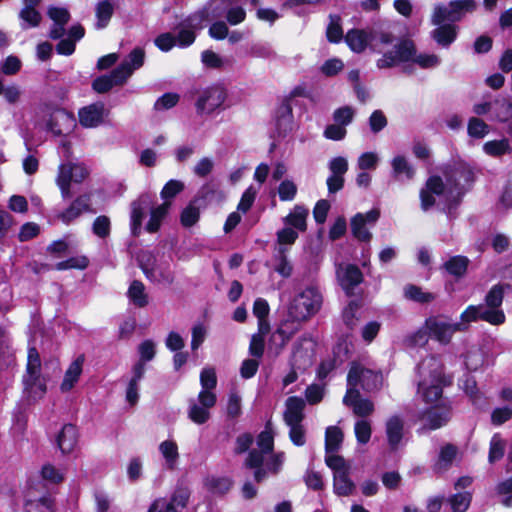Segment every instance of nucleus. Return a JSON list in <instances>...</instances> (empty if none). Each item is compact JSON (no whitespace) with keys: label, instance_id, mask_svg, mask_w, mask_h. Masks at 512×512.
<instances>
[{"label":"nucleus","instance_id":"37","mask_svg":"<svg viewBox=\"0 0 512 512\" xmlns=\"http://www.w3.org/2000/svg\"><path fill=\"white\" fill-rule=\"evenodd\" d=\"M25 512H54V501L49 495L40 498H28Z\"/></svg>","mask_w":512,"mask_h":512},{"label":"nucleus","instance_id":"50","mask_svg":"<svg viewBox=\"0 0 512 512\" xmlns=\"http://www.w3.org/2000/svg\"><path fill=\"white\" fill-rule=\"evenodd\" d=\"M404 294L407 299L419 303H428L434 299V296L431 293L424 292L420 287L414 285L405 287Z\"/></svg>","mask_w":512,"mask_h":512},{"label":"nucleus","instance_id":"42","mask_svg":"<svg viewBox=\"0 0 512 512\" xmlns=\"http://www.w3.org/2000/svg\"><path fill=\"white\" fill-rule=\"evenodd\" d=\"M483 151L492 157H500L511 151L509 141L507 139L488 141L483 145Z\"/></svg>","mask_w":512,"mask_h":512},{"label":"nucleus","instance_id":"11","mask_svg":"<svg viewBox=\"0 0 512 512\" xmlns=\"http://www.w3.org/2000/svg\"><path fill=\"white\" fill-rule=\"evenodd\" d=\"M207 20H209V12L208 8H204L180 22L174 35L177 46H190L195 41L196 31L202 29Z\"/></svg>","mask_w":512,"mask_h":512},{"label":"nucleus","instance_id":"36","mask_svg":"<svg viewBox=\"0 0 512 512\" xmlns=\"http://www.w3.org/2000/svg\"><path fill=\"white\" fill-rule=\"evenodd\" d=\"M170 206H171L170 201H164L161 205H159L151 210L150 219L146 225L147 231L153 233L159 229V227L161 225V221L167 215V213L170 209Z\"/></svg>","mask_w":512,"mask_h":512},{"label":"nucleus","instance_id":"24","mask_svg":"<svg viewBox=\"0 0 512 512\" xmlns=\"http://www.w3.org/2000/svg\"><path fill=\"white\" fill-rule=\"evenodd\" d=\"M125 76L122 74V69H114L107 75L97 77L92 82V88L99 94L107 93L114 86H122L125 84Z\"/></svg>","mask_w":512,"mask_h":512},{"label":"nucleus","instance_id":"18","mask_svg":"<svg viewBox=\"0 0 512 512\" xmlns=\"http://www.w3.org/2000/svg\"><path fill=\"white\" fill-rule=\"evenodd\" d=\"M109 110L103 102H96L82 107L78 112L79 123L85 128H95L104 123Z\"/></svg>","mask_w":512,"mask_h":512},{"label":"nucleus","instance_id":"38","mask_svg":"<svg viewBox=\"0 0 512 512\" xmlns=\"http://www.w3.org/2000/svg\"><path fill=\"white\" fill-rule=\"evenodd\" d=\"M114 12L113 4L108 0H103L97 3L95 7V14L97 22L95 24L97 29L105 28Z\"/></svg>","mask_w":512,"mask_h":512},{"label":"nucleus","instance_id":"8","mask_svg":"<svg viewBox=\"0 0 512 512\" xmlns=\"http://www.w3.org/2000/svg\"><path fill=\"white\" fill-rule=\"evenodd\" d=\"M322 305L321 293L313 287L298 294L289 307V315L295 321H304L316 314Z\"/></svg>","mask_w":512,"mask_h":512},{"label":"nucleus","instance_id":"46","mask_svg":"<svg viewBox=\"0 0 512 512\" xmlns=\"http://www.w3.org/2000/svg\"><path fill=\"white\" fill-rule=\"evenodd\" d=\"M300 358H301L300 352L295 351L293 354V359H292L293 369L283 378V385L285 387L292 384L293 382H295L297 380L298 375H297L295 368H297V369H300L301 367L305 368L306 366H309L311 364V359L309 356H307L303 360L302 365L299 363Z\"/></svg>","mask_w":512,"mask_h":512},{"label":"nucleus","instance_id":"9","mask_svg":"<svg viewBox=\"0 0 512 512\" xmlns=\"http://www.w3.org/2000/svg\"><path fill=\"white\" fill-rule=\"evenodd\" d=\"M477 7L475 0H454L445 4H437L431 15L433 25H440L446 21H460L466 13L473 12Z\"/></svg>","mask_w":512,"mask_h":512},{"label":"nucleus","instance_id":"2","mask_svg":"<svg viewBox=\"0 0 512 512\" xmlns=\"http://www.w3.org/2000/svg\"><path fill=\"white\" fill-rule=\"evenodd\" d=\"M446 187L438 176L430 177L425 188L420 191L421 208L427 211L435 204V196L445 193L447 199V213L452 215V209L456 206L464 193L466 186L474 180L473 169L466 163H457L445 171Z\"/></svg>","mask_w":512,"mask_h":512},{"label":"nucleus","instance_id":"6","mask_svg":"<svg viewBox=\"0 0 512 512\" xmlns=\"http://www.w3.org/2000/svg\"><path fill=\"white\" fill-rule=\"evenodd\" d=\"M503 297V287L501 285H494L485 297V304L468 306L461 314V319L466 322L483 320L492 325L504 323L505 314L501 309Z\"/></svg>","mask_w":512,"mask_h":512},{"label":"nucleus","instance_id":"20","mask_svg":"<svg viewBox=\"0 0 512 512\" xmlns=\"http://www.w3.org/2000/svg\"><path fill=\"white\" fill-rule=\"evenodd\" d=\"M343 403L351 407L354 414L360 417H367L374 412L373 402L361 398L359 389L347 388Z\"/></svg>","mask_w":512,"mask_h":512},{"label":"nucleus","instance_id":"41","mask_svg":"<svg viewBox=\"0 0 512 512\" xmlns=\"http://www.w3.org/2000/svg\"><path fill=\"white\" fill-rule=\"evenodd\" d=\"M456 453V447L451 444H447L444 447H442L439 453L438 460L435 463V470L438 472L447 470L451 466L456 456Z\"/></svg>","mask_w":512,"mask_h":512},{"label":"nucleus","instance_id":"16","mask_svg":"<svg viewBox=\"0 0 512 512\" xmlns=\"http://www.w3.org/2000/svg\"><path fill=\"white\" fill-rule=\"evenodd\" d=\"M227 98V91L222 85H212L202 89L195 102L199 114H211L220 108Z\"/></svg>","mask_w":512,"mask_h":512},{"label":"nucleus","instance_id":"47","mask_svg":"<svg viewBox=\"0 0 512 512\" xmlns=\"http://www.w3.org/2000/svg\"><path fill=\"white\" fill-rule=\"evenodd\" d=\"M329 19L330 22L327 27L326 35L330 42L337 43L343 37L341 18L337 15H330Z\"/></svg>","mask_w":512,"mask_h":512},{"label":"nucleus","instance_id":"59","mask_svg":"<svg viewBox=\"0 0 512 512\" xmlns=\"http://www.w3.org/2000/svg\"><path fill=\"white\" fill-rule=\"evenodd\" d=\"M297 193V186L291 180H284L278 187V195L281 201H292Z\"/></svg>","mask_w":512,"mask_h":512},{"label":"nucleus","instance_id":"7","mask_svg":"<svg viewBox=\"0 0 512 512\" xmlns=\"http://www.w3.org/2000/svg\"><path fill=\"white\" fill-rule=\"evenodd\" d=\"M24 392L32 401H37L46 393V381L41 375V360L36 348L28 350L26 374L23 376Z\"/></svg>","mask_w":512,"mask_h":512},{"label":"nucleus","instance_id":"13","mask_svg":"<svg viewBox=\"0 0 512 512\" xmlns=\"http://www.w3.org/2000/svg\"><path fill=\"white\" fill-rule=\"evenodd\" d=\"M138 260L143 273L151 282L164 285L173 282L174 275L168 263L157 262L150 252H142Z\"/></svg>","mask_w":512,"mask_h":512},{"label":"nucleus","instance_id":"62","mask_svg":"<svg viewBox=\"0 0 512 512\" xmlns=\"http://www.w3.org/2000/svg\"><path fill=\"white\" fill-rule=\"evenodd\" d=\"M325 462L327 466L334 471V474L349 471V467L347 466L344 458L334 453L327 454Z\"/></svg>","mask_w":512,"mask_h":512},{"label":"nucleus","instance_id":"49","mask_svg":"<svg viewBox=\"0 0 512 512\" xmlns=\"http://www.w3.org/2000/svg\"><path fill=\"white\" fill-rule=\"evenodd\" d=\"M467 265L468 259L466 257L455 256L445 263V268L450 274L461 276L466 272Z\"/></svg>","mask_w":512,"mask_h":512},{"label":"nucleus","instance_id":"3","mask_svg":"<svg viewBox=\"0 0 512 512\" xmlns=\"http://www.w3.org/2000/svg\"><path fill=\"white\" fill-rule=\"evenodd\" d=\"M257 448L252 449L245 460L246 467L254 469V478L257 482L263 481L268 474H277L284 462L283 453H273L274 436L266 425L256 440Z\"/></svg>","mask_w":512,"mask_h":512},{"label":"nucleus","instance_id":"55","mask_svg":"<svg viewBox=\"0 0 512 512\" xmlns=\"http://www.w3.org/2000/svg\"><path fill=\"white\" fill-rule=\"evenodd\" d=\"M184 188L185 185L182 181L175 179L169 180L161 190V197L164 201H169L182 192Z\"/></svg>","mask_w":512,"mask_h":512},{"label":"nucleus","instance_id":"14","mask_svg":"<svg viewBox=\"0 0 512 512\" xmlns=\"http://www.w3.org/2000/svg\"><path fill=\"white\" fill-rule=\"evenodd\" d=\"M450 322L443 317H430L426 320V327L429 336L441 344H448L457 331H464L468 328L470 322L463 321Z\"/></svg>","mask_w":512,"mask_h":512},{"label":"nucleus","instance_id":"52","mask_svg":"<svg viewBox=\"0 0 512 512\" xmlns=\"http://www.w3.org/2000/svg\"><path fill=\"white\" fill-rule=\"evenodd\" d=\"M355 116V110L351 106H344L338 108L333 113V120L335 124L343 125L346 128L352 123Z\"/></svg>","mask_w":512,"mask_h":512},{"label":"nucleus","instance_id":"44","mask_svg":"<svg viewBox=\"0 0 512 512\" xmlns=\"http://www.w3.org/2000/svg\"><path fill=\"white\" fill-rule=\"evenodd\" d=\"M65 472L63 469L58 468L50 463L43 465L41 469V476L43 480L50 484H59L64 480Z\"/></svg>","mask_w":512,"mask_h":512},{"label":"nucleus","instance_id":"28","mask_svg":"<svg viewBox=\"0 0 512 512\" xmlns=\"http://www.w3.org/2000/svg\"><path fill=\"white\" fill-rule=\"evenodd\" d=\"M145 60V52L142 48L133 49L127 58L115 69H122L125 81L131 77L133 72L143 66Z\"/></svg>","mask_w":512,"mask_h":512},{"label":"nucleus","instance_id":"61","mask_svg":"<svg viewBox=\"0 0 512 512\" xmlns=\"http://www.w3.org/2000/svg\"><path fill=\"white\" fill-rule=\"evenodd\" d=\"M214 169V161L210 157H202L193 167V173L201 178L208 176Z\"/></svg>","mask_w":512,"mask_h":512},{"label":"nucleus","instance_id":"60","mask_svg":"<svg viewBox=\"0 0 512 512\" xmlns=\"http://www.w3.org/2000/svg\"><path fill=\"white\" fill-rule=\"evenodd\" d=\"M504 449V441L498 435H494L490 442L489 462L493 463L501 459L504 454Z\"/></svg>","mask_w":512,"mask_h":512},{"label":"nucleus","instance_id":"22","mask_svg":"<svg viewBox=\"0 0 512 512\" xmlns=\"http://www.w3.org/2000/svg\"><path fill=\"white\" fill-rule=\"evenodd\" d=\"M56 443L63 455L73 453L78 443V431L72 424H65L56 437Z\"/></svg>","mask_w":512,"mask_h":512},{"label":"nucleus","instance_id":"56","mask_svg":"<svg viewBox=\"0 0 512 512\" xmlns=\"http://www.w3.org/2000/svg\"><path fill=\"white\" fill-rule=\"evenodd\" d=\"M110 230L111 222L107 216L101 215L94 220L92 225V231L99 238L108 237L110 235Z\"/></svg>","mask_w":512,"mask_h":512},{"label":"nucleus","instance_id":"4","mask_svg":"<svg viewBox=\"0 0 512 512\" xmlns=\"http://www.w3.org/2000/svg\"><path fill=\"white\" fill-rule=\"evenodd\" d=\"M407 62L414 63L422 69H430L440 64V58L436 54L417 53L413 41L404 39L394 45L392 51L384 53L376 65L379 69H385Z\"/></svg>","mask_w":512,"mask_h":512},{"label":"nucleus","instance_id":"1","mask_svg":"<svg viewBox=\"0 0 512 512\" xmlns=\"http://www.w3.org/2000/svg\"><path fill=\"white\" fill-rule=\"evenodd\" d=\"M417 394L431 407L419 416L424 422L422 430H435L445 425L450 418V408L442 401L446 379L443 366L438 358L430 356L418 365Z\"/></svg>","mask_w":512,"mask_h":512},{"label":"nucleus","instance_id":"33","mask_svg":"<svg viewBox=\"0 0 512 512\" xmlns=\"http://www.w3.org/2000/svg\"><path fill=\"white\" fill-rule=\"evenodd\" d=\"M297 329L294 322L285 321L272 334L271 342L277 345L279 349H282Z\"/></svg>","mask_w":512,"mask_h":512},{"label":"nucleus","instance_id":"63","mask_svg":"<svg viewBox=\"0 0 512 512\" xmlns=\"http://www.w3.org/2000/svg\"><path fill=\"white\" fill-rule=\"evenodd\" d=\"M346 134V128L343 127V125H338L335 123L328 125L323 132L325 138L333 141L343 140L346 137Z\"/></svg>","mask_w":512,"mask_h":512},{"label":"nucleus","instance_id":"31","mask_svg":"<svg viewBox=\"0 0 512 512\" xmlns=\"http://www.w3.org/2000/svg\"><path fill=\"white\" fill-rule=\"evenodd\" d=\"M371 35L365 30L351 29L345 36V42L355 53H362L370 41Z\"/></svg>","mask_w":512,"mask_h":512},{"label":"nucleus","instance_id":"5","mask_svg":"<svg viewBox=\"0 0 512 512\" xmlns=\"http://www.w3.org/2000/svg\"><path fill=\"white\" fill-rule=\"evenodd\" d=\"M201 391L197 400L189 401L188 417L195 424H204L210 418V409L217 402L216 394L213 390L217 385V377L214 368L206 367L200 373Z\"/></svg>","mask_w":512,"mask_h":512},{"label":"nucleus","instance_id":"25","mask_svg":"<svg viewBox=\"0 0 512 512\" xmlns=\"http://www.w3.org/2000/svg\"><path fill=\"white\" fill-rule=\"evenodd\" d=\"M84 361V355H79L70 363L60 384L61 392L66 393L74 388L82 374Z\"/></svg>","mask_w":512,"mask_h":512},{"label":"nucleus","instance_id":"39","mask_svg":"<svg viewBox=\"0 0 512 512\" xmlns=\"http://www.w3.org/2000/svg\"><path fill=\"white\" fill-rule=\"evenodd\" d=\"M334 492L339 496H348L352 494L355 485L349 478V471L338 472L334 474Z\"/></svg>","mask_w":512,"mask_h":512},{"label":"nucleus","instance_id":"53","mask_svg":"<svg viewBox=\"0 0 512 512\" xmlns=\"http://www.w3.org/2000/svg\"><path fill=\"white\" fill-rule=\"evenodd\" d=\"M209 490L215 494H225L232 486V482L227 477H212L207 480Z\"/></svg>","mask_w":512,"mask_h":512},{"label":"nucleus","instance_id":"17","mask_svg":"<svg viewBox=\"0 0 512 512\" xmlns=\"http://www.w3.org/2000/svg\"><path fill=\"white\" fill-rule=\"evenodd\" d=\"M379 216L380 211L378 209H372L366 213H357L350 223L353 236L360 241H369L372 237L369 227L375 225Z\"/></svg>","mask_w":512,"mask_h":512},{"label":"nucleus","instance_id":"30","mask_svg":"<svg viewBox=\"0 0 512 512\" xmlns=\"http://www.w3.org/2000/svg\"><path fill=\"white\" fill-rule=\"evenodd\" d=\"M392 175L400 182L410 181L415 175V170L409 161L401 155L394 157L391 161Z\"/></svg>","mask_w":512,"mask_h":512},{"label":"nucleus","instance_id":"21","mask_svg":"<svg viewBox=\"0 0 512 512\" xmlns=\"http://www.w3.org/2000/svg\"><path fill=\"white\" fill-rule=\"evenodd\" d=\"M385 432L390 449H399L404 436L403 419L398 415L390 416L385 423Z\"/></svg>","mask_w":512,"mask_h":512},{"label":"nucleus","instance_id":"43","mask_svg":"<svg viewBox=\"0 0 512 512\" xmlns=\"http://www.w3.org/2000/svg\"><path fill=\"white\" fill-rule=\"evenodd\" d=\"M144 199L133 202L131 206V231L133 235H138L141 229L142 219L144 216V208L142 203Z\"/></svg>","mask_w":512,"mask_h":512},{"label":"nucleus","instance_id":"32","mask_svg":"<svg viewBox=\"0 0 512 512\" xmlns=\"http://www.w3.org/2000/svg\"><path fill=\"white\" fill-rule=\"evenodd\" d=\"M309 215V210L301 205H296L293 210L284 218V223L293 227L301 232L307 228L306 219Z\"/></svg>","mask_w":512,"mask_h":512},{"label":"nucleus","instance_id":"51","mask_svg":"<svg viewBox=\"0 0 512 512\" xmlns=\"http://www.w3.org/2000/svg\"><path fill=\"white\" fill-rule=\"evenodd\" d=\"M471 494L468 492L457 493L449 498L453 512H465L471 503Z\"/></svg>","mask_w":512,"mask_h":512},{"label":"nucleus","instance_id":"48","mask_svg":"<svg viewBox=\"0 0 512 512\" xmlns=\"http://www.w3.org/2000/svg\"><path fill=\"white\" fill-rule=\"evenodd\" d=\"M139 360L135 364H142L151 361L156 354L155 343L152 340H145L138 346Z\"/></svg>","mask_w":512,"mask_h":512},{"label":"nucleus","instance_id":"26","mask_svg":"<svg viewBox=\"0 0 512 512\" xmlns=\"http://www.w3.org/2000/svg\"><path fill=\"white\" fill-rule=\"evenodd\" d=\"M90 210V196L80 195L78 196L70 206L63 212L58 214V219L65 224L71 223L73 220L78 218L82 213Z\"/></svg>","mask_w":512,"mask_h":512},{"label":"nucleus","instance_id":"64","mask_svg":"<svg viewBox=\"0 0 512 512\" xmlns=\"http://www.w3.org/2000/svg\"><path fill=\"white\" fill-rule=\"evenodd\" d=\"M369 126L373 133H378L387 126V118L381 110H375L370 115Z\"/></svg>","mask_w":512,"mask_h":512},{"label":"nucleus","instance_id":"10","mask_svg":"<svg viewBox=\"0 0 512 512\" xmlns=\"http://www.w3.org/2000/svg\"><path fill=\"white\" fill-rule=\"evenodd\" d=\"M383 384L380 372L368 369L361 364L353 363L347 375V388L363 389L367 392L376 391Z\"/></svg>","mask_w":512,"mask_h":512},{"label":"nucleus","instance_id":"19","mask_svg":"<svg viewBox=\"0 0 512 512\" xmlns=\"http://www.w3.org/2000/svg\"><path fill=\"white\" fill-rule=\"evenodd\" d=\"M337 279L341 287L349 295L355 286L359 285L363 280L360 269L352 264H341L336 270Z\"/></svg>","mask_w":512,"mask_h":512},{"label":"nucleus","instance_id":"34","mask_svg":"<svg viewBox=\"0 0 512 512\" xmlns=\"http://www.w3.org/2000/svg\"><path fill=\"white\" fill-rule=\"evenodd\" d=\"M343 432L337 426H330L325 433V450L326 454L337 452L343 442Z\"/></svg>","mask_w":512,"mask_h":512},{"label":"nucleus","instance_id":"23","mask_svg":"<svg viewBox=\"0 0 512 512\" xmlns=\"http://www.w3.org/2000/svg\"><path fill=\"white\" fill-rule=\"evenodd\" d=\"M305 402L302 398L291 396L285 402L284 421L286 425L302 424Z\"/></svg>","mask_w":512,"mask_h":512},{"label":"nucleus","instance_id":"35","mask_svg":"<svg viewBox=\"0 0 512 512\" xmlns=\"http://www.w3.org/2000/svg\"><path fill=\"white\" fill-rule=\"evenodd\" d=\"M14 363V354L10 346L7 331L0 327V367H10Z\"/></svg>","mask_w":512,"mask_h":512},{"label":"nucleus","instance_id":"12","mask_svg":"<svg viewBox=\"0 0 512 512\" xmlns=\"http://www.w3.org/2000/svg\"><path fill=\"white\" fill-rule=\"evenodd\" d=\"M89 172L83 164L79 163H64L58 167V174L56 177V184L60 189L63 199H69L73 193L71 191L72 183H81Z\"/></svg>","mask_w":512,"mask_h":512},{"label":"nucleus","instance_id":"40","mask_svg":"<svg viewBox=\"0 0 512 512\" xmlns=\"http://www.w3.org/2000/svg\"><path fill=\"white\" fill-rule=\"evenodd\" d=\"M127 295L130 301L137 307H145L148 304V295L142 282L135 280L131 283Z\"/></svg>","mask_w":512,"mask_h":512},{"label":"nucleus","instance_id":"58","mask_svg":"<svg viewBox=\"0 0 512 512\" xmlns=\"http://www.w3.org/2000/svg\"><path fill=\"white\" fill-rule=\"evenodd\" d=\"M24 29L36 27L41 20V15L36 9H22L19 14Z\"/></svg>","mask_w":512,"mask_h":512},{"label":"nucleus","instance_id":"45","mask_svg":"<svg viewBox=\"0 0 512 512\" xmlns=\"http://www.w3.org/2000/svg\"><path fill=\"white\" fill-rule=\"evenodd\" d=\"M467 132L470 137L481 139L489 133V126L482 119L472 117L468 121Z\"/></svg>","mask_w":512,"mask_h":512},{"label":"nucleus","instance_id":"27","mask_svg":"<svg viewBox=\"0 0 512 512\" xmlns=\"http://www.w3.org/2000/svg\"><path fill=\"white\" fill-rule=\"evenodd\" d=\"M158 450L164 461V467L167 470H175L180 459L177 443L171 439L164 440L159 444Z\"/></svg>","mask_w":512,"mask_h":512},{"label":"nucleus","instance_id":"54","mask_svg":"<svg viewBox=\"0 0 512 512\" xmlns=\"http://www.w3.org/2000/svg\"><path fill=\"white\" fill-rule=\"evenodd\" d=\"M354 432L360 444L368 443L372 434L370 422L365 419L357 421L354 426Z\"/></svg>","mask_w":512,"mask_h":512},{"label":"nucleus","instance_id":"29","mask_svg":"<svg viewBox=\"0 0 512 512\" xmlns=\"http://www.w3.org/2000/svg\"><path fill=\"white\" fill-rule=\"evenodd\" d=\"M431 31V37L442 47H449L457 37V26L452 23H441Z\"/></svg>","mask_w":512,"mask_h":512},{"label":"nucleus","instance_id":"57","mask_svg":"<svg viewBox=\"0 0 512 512\" xmlns=\"http://www.w3.org/2000/svg\"><path fill=\"white\" fill-rule=\"evenodd\" d=\"M89 264V260L86 256L71 257L65 261H61L56 264L57 270L67 269H85Z\"/></svg>","mask_w":512,"mask_h":512},{"label":"nucleus","instance_id":"15","mask_svg":"<svg viewBox=\"0 0 512 512\" xmlns=\"http://www.w3.org/2000/svg\"><path fill=\"white\" fill-rule=\"evenodd\" d=\"M476 115L489 114L490 120L508 122L512 119V100L506 97H498L493 101L476 103L473 106Z\"/></svg>","mask_w":512,"mask_h":512}]
</instances>
